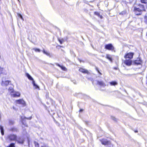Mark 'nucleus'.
I'll list each match as a JSON object with an SVG mask.
<instances>
[{
    "label": "nucleus",
    "mask_w": 147,
    "mask_h": 147,
    "mask_svg": "<svg viewBox=\"0 0 147 147\" xmlns=\"http://www.w3.org/2000/svg\"><path fill=\"white\" fill-rule=\"evenodd\" d=\"M142 60L139 58H138L136 60H135L133 63V64L135 65H139V68H140L142 67Z\"/></svg>",
    "instance_id": "f257e3e1"
},
{
    "label": "nucleus",
    "mask_w": 147,
    "mask_h": 147,
    "mask_svg": "<svg viewBox=\"0 0 147 147\" xmlns=\"http://www.w3.org/2000/svg\"><path fill=\"white\" fill-rule=\"evenodd\" d=\"M7 139L10 141H16L17 140V136L16 135L11 134L7 136Z\"/></svg>",
    "instance_id": "f03ea898"
},
{
    "label": "nucleus",
    "mask_w": 147,
    "mask_h": 147,
    "mask_svg": "<svg viewBox=\"0 0 147 147\" xmlns=\"http://www.w3.org/2000/svg\"><path fill=\"white\" fill-rule=\"evenodd\" d=\"M101 143L105 145H108V147H113V145L111 144V142L108 141L106 139H103L100 140Z\"/></svg>",
    "instance_id": "7ed1b4c3"
},
{
    "label": "nucleus",
    "mask_w": 147,
    "mask_h": 147,
    "mask_svg": "<svg viewBox=\"0 0 147 147\" xmlns=\"http://www.w3.org/2000/svg\"><path fill=\"white\" fill-rule=\"evenodd\" d=\"M134 11L135 14L137 15H140L142 14V11L140 9V8H137L135 7L134 8Z\"/></svg>",
    "instance_id": "20e7f679"
},
{
    "label": "nucleus",
    "mask_w": 147,
    "mask_h": 147,
    "mask_svg": "<svg viewBox=\"0 0 147 147\" xmlns=\"http://www.w3.org/2000/svg\"><path fill=\"white\" fill-rule=\"evenodd\" d=\"M105 49L113 51L114 49V47L110 43L106 45Z\"/></svg>",
    "instance_id": "39448f33"
},
{
    "label": "nucleus",
    "mask_w": 147,
    "mask_h": 147,
    "mask_svg": "<svg viewBox=\"0 0 147 147\" xmlns=\"http://www.w3.org/2000/svg\"><path fill=\"white\" fill-rule=\"evenodd\" d=\"M32 117H29L27 118L26 117H21V119L22 123L23 125H25L27 127L28 125L25 122V119H26L28 120H30L32 119Z\"/></svg>",
    "instance_id": "423d86ee"
},
{
    "label": "nucleus",
    "mask_w": 147,
    "mask_h": 147,
    "mask_svg": "<svg viewBox=\"0 0 147 147\" xmlns=\"http://www.w3.org/2000/svg\"><path fill=\"white\" fill-rule=\"evenodd\" d=\"M134 54L133 53H127L125 56V58L131 59L133 58V55Z\"/></svg>",
    "instance_id": "0eeeda50"
},
{
    "label": "nucleus",
    "mask_w": 147,
    "mask_h": 147,
    "mask_svg": "<svg viewBox=\"0 0 147 147\" xmlns=\"http://www.w3.org/2000/svg\"><path fill=\"white\" fill-rule=\"evenodd\" d=\"M124 63L128 66H130L132 63V61L130 59H126L124 61Z\"/></svg>",
    "instance_id": "6e6552de"
},
{
    "label": "nucleus",
    "mask_w": 147,
    "mask_h": 147,
    "mask_svg": "<svg viewBox=\"0 0 147 147\" xmlns=\"http://www.w3.org/2000/svg\"><path fill=\"white\" fill-rule=\"evenodd\" d=\"M16 102L17 104L23 105L24 106H25V102L24 100L22 99H19L17 100Z\"/></svg>",
    "instance_id": "1a4fd4ad"
},
{
    "label": "nucleus",
    "mask_w": 147,
    "mask_h": 147,
    "mask_svg": "<svg viewBox=\"0 0 147 147\" xmlns=\"http://www.w3.org/2000/svg\"><path fill=\"white\" fill-rule=\"evenodd\" d=\"M97 84L100 86L102 87H105L106 86L105 84L102 81H97Z\"/></svg>",
    "instance_id": "9d476101"
},
{
    "label": "nucleus",
    "mask_w": 147,
    "mask_h": 147,
    "mask_svg": "<svg viewBox=\"0 0 147 147\" xmlns=\"http://www.w3.org/2000/svg\"><path fill=\"white\" fill-rule=\"evenodd\" d=\"M10 82L8 80L4 81L2 80L1 85L3 86H7L9 84Z\"/></svg>",
    "instance_id": "9b49d317"
},
{
    "label": "nucleus",
    "mask_w": 147,
    "mask_h": 147,
    "mask_svg": "<svg viewBox=\"0 0 147 147\" xmlns=\"http://www.w3.org/2000/svg\"><path fill=\"white\" fill-rule=\"evenodd\" d=\"M11 95L13 97H17L20 96V94L18 92H13L11 94Z\"/></svg>",
    "instance_id": "f8f14e48"
},
{
    "label": "nucleus",
    "mask_w": 147,
    "mask_h": 147,
    "mask_svg": "<svg viewBox=\"0 0 147 147\" xmlns=\"http://www.w3.org/2000/svg\"><path fill=\"white\" fill-rule=\"evenodd\" d=\"M19 144H23L24 142V140L23 138L19 137L18 140H17Z\"/></svg>",
    "instance_id": "ddd939ff"
},
{
    "label": "nucleus",
    "mask_w": 147,
    "mask_h": 147,
    "mask_svg": "<svg viewBox=\"0 0 147 147\" xmlns=\"http://www.w3.org/2000/svg\"><path fill=\"white\" fill-rule=\"evenodd\" d=\"M79 71H80L84 73L88 74L89 73V72L87 70L85 69H84L82 68H80L79 69Z\"/></svg>",
    "instance_id": "4468645a"
},
{
    "label": "nucleus",
    "mask_w": 147,
    "mask_h": 147,
    "mask_svg": "<svg viewBox=\"0 0 147 147\" xmlns=\"http://www.w3.org/2000/svg\"><path fill=\"white\" fill-rule=\"evenodd\" d=\"M9 130L12 132H17L18 131L17 128L14 127L11 128Z\"/></svg>",
    "instance_id": "2eb2a0df"
},
{
    "label": "nucleus",
    "mask_w": 147,
    "mask_h": 147,
    "mask_svg": "<svg viewBox=\"0 0 147 147\" xmlns=\"http://www.w3.org/2000/svg\"><path fill=\"white\" fill-rule=\"evenodd\" d=\"M56 64L57 65L60 67L61 68V69L65 71H66L67 70V69L66 68V67H65L62 65H61L60 64L57 63H56Z\"/></svg>",
    "instance_id": "dca6fc26"
},
{
    "label": "nucleus",
    "mask_w": 147,
    "mask_h": 147,
    "mask_svg": "<svg viewBox=\"0 0 147 147\" xmlns=\"http://www.w3.org/2000/svg\"><path fill=\"white\" fill-rule=\"evenodd\" d=\"M138 6L139 7V8H140V9L142 11H145L144 5L141 4H139Z\"/></svg>",
    "instance_id": "f3484780"
},
{
    "label": "nucleus",
    "mask_w": 147,
    "mask_h": 147,
    "mask_svg": "<svg viewBox=\"0 0 147 147\" xmlns=\"http://www.w3.org/2000/svg\"><path fill=\"white\" fill-rule=\"evenodd\" d=\"M0 129L2 135L3 136L4 134V130L3 127L1 125H0Z\"/></svg>",
    "instance_id": "a211bd4d"
},
{
    "label": "nucleus",
    "mask_w": 147,
    "mask_h": 147,
    "mask_svg": "<svg viewBox=\"0 0 147 147\" xmlns=\"http://www.w3.org/2000/svg\"><path fill=\"white\" fill-rule=\"evenodd\" d=\"M111 86H115L118 84L117 82L115 81H112L109 82Z\"/></svg>",
    "instance_id": "6ab92c4d"
},
{
    "label": "nucleus",
    "mask_w": 147,
    "mask_h": 147,
    "mask_svg": "<svg viewBox=\"0 0 147 147\" xmlns=\"http://www.w3.org/2000/svg\"><path fill=\"white\" fill-rule=\"evenodd\" d=\"M26 76L30 80H32V81L34 80L32 78L31 76L28 73L26 74Z\"/></svg>",
    "instance_id": "aec40b11"
},
{
    "label": "nucleus",
    "mask_w": 147,
    "mask_h": 147,
    "mask_svg": "<svg viewBox=\"0 0 147 147\" xmlns=\"http://www.w3.org/2000/svg\"><path fill=\"white\" fill-rule=\"evenodd\" d=\"M13 86L11 85L8 89L9 91L12 93L13 92Z\"/></svg>",
    "instance_id": "412c9836"
},
{
    "label": "nucleus",
    "mask_w": 147,
    "mask_h": 147,
    "mask_svg": "<svg viewBox=\"0 0 147 147\" xmlns=\"http://www.w3.org/2000/svg\"><path fill=\"white\" fill-rule=\"evenodd\" d=\"M32 84L34 87H35V89H38L39 88V87L38 86L35 82L34 80H33L32 82Z\"/></svg>",
    "instance_id": "4be33fe9"
},
{
    "label": "nucleus",
    "mask_w": 147,
    "mask_h": 147,
    "mask_svg": "<svg viewBox=\"0 0 147 147\" xmlns=\"http://www.w3.org/2000/svg\"><path fill=\"white\" fill-rule=\"evenodd\" d=\"M106 58L111 61H112V59L111 57H110V55H109L107 54L106 55Z\"/></svg>",
    "instance_id": "5701e85b"
},
{
    "label": "nucleus",
    "mask_w": 147,
    "mask_h": 147,
    "mask_svg": "<svg viewBox=\"0 0 147 147\" xmlns=\"http://www.w3.org/2000/svg\"><path fill=\"white\" fill-rule=\"evenodd\" d=\"M9 124L10 125H13L15 123L14 121L12 120L9 119Z\"/></svg>",
    "instance_id": "b1692460"
},
{
    "label": "nucleus",
    "mask_w": 147,
    "mask_h": 147,
    "mask_svg": "<svg viewBox=\"0 0 147 147\" xmlns=\"http://www.w3.org/2000/svg\"><path fill=\"white\" fill-rule=\"evenodd\" d=\"M43 52L46 55L48 56H50V53L49 52H47L46 51L44 50L43 51Z\"/></svg>",
    "instance_id": "393cba45"
},
{
    "label": "nucleus",
    "mask_w": 147,
    "mask_h": 147,
    "mask_svg": "<svg viewBox=\"0 0 147 147\" xmlns=\"http://www.w3.org/2000/svg\"><path fill=\"white\" fill-rule=\"evenodd\" d=\"M32 49L34 50L36 52H40V50L39 49L34 48Z\"/></svg>",
    "instance_id": "a878e982"
},
{
    "label": "nucleus",
    "mask_w": 147,
    "mask_h": 147,
    "mask_svg": "<svg viewBox=\"0 0 147 147\" xmlns=\"http://www.w3.org/2000/svg\"><path fill=\"white\" fill-rule=\"evenodd\" d=\"M7 147H15V143H11Z\"/></svg>",
    "instance_id": "bb28decb"
},
{
    "label": "nucleus",
    "mask_w": 147,
    "mask_h": 147,
    "mask_svg": "<svg viewBox=\"0 0 147 147\" xmlns=\"http://www.w3.org/2000/svg\"><path fill=\"white\" fill-rule=\"evenodd\" d=\"M18 16L21 19H22L23 20H24V19L23 18L22 15L20 13H17Z\"/></svg>",
    "instance_id": "cd10ccee"
},
{
    "label": "nucleus",
    "mask_w": 147,
    "mask_h": 147,
    "mask_svg": "<svg viewBox=\"0 0 147 147\" xmlns=\"http://www.w3.org/2000/svg\"><path fill=\"white\" fill-rule=\"evenodd\" d=\"M111 118L113 120L115 121H117V119L114 117L113 116H111Z\"/></svg>",
    "instance_id": "c85d7f7f"
},
{
    "label": "nucleus",
    "mask_w": 147,
    "mask_h": 147,
    "mask_svg": "<svg viewBox=\"0 0 147 147\" xmlns=\"http://www.w3.org/2000/svg\"><path fill=\"white\" fill-rule=\"evenodd\" d=\"M94 14L95 15L97 16L98 17H99V16H100V13L98 12H96V11L95 12H94Z\"/></svg>",
    "instance_id": "c756f323"
},
{
    "label": "nucleus",
    "mask_w": 147,
    "mask_h": 147,
    "mask_svg": "<svg viewBox=\"0 0 147 147\" xmlns=\"http://www.w3.org/2000/svg\"><path fill=\"white\" fill-rule=\"evenodd\" d=\"M46 97L47 99H50L49 97V93L48 92H47L46 95Z\"/></svg>",
    "instance_id": "7c9ffc66"
},
{
    "label": "nucleus",
    "mask_w": 147,
    "mask_h": 147,
    "mask_svg": "<svg viewBox=\"0 0 147 147\" xmlns=\"http://www.w3.org/2000/svg\"><path fill=\"white\" fill-rule=\"evenodd\" d=\"M3 70L4 69L3 68L0 67V74H2L3 73Z\"/></svg>",
    "instance_id": "2f4dec72"
},
{
    "label": "nucleus",
    "mask_w": 147,
    "mask_h": 147,
    "mask_svg": "<svg viewBox=\"0 0 147 147\" xmlns=\"http://www.w3.org/2000/svg\"><path fill=\"white\" fill-rule=\"evenodd\" d=\"M144 22L147 24V16H145L144 17Z\"/></svg>",
    "instance_id": "473e14b6"
},
{
    "label": "nucleus",
    "mask_w": 147,
    "mask_h": 147,
    "mask_svg": "<svg viewBox=\"0 0 147 147\" xmlns=\"http://www.w3.org/2000/svg\"><path fill=\"white\" fill-rule=\"evenodd\" d=\"M141 1L142 3H146V0H141Z\"/></svg>",
    "instance_id": "72a5a7b5"
},
{
    "label": "nucleus",
    "mask_w": 147,
    "mask_h": 147,
    "mask_svg": "<svg viewBox=\"0 0 147 147\" xmlns=\"http://www.w3.org/2000/svg\"><path fill=\"white\" fill-rule=\"evenodd\" d=\"M35 146L36 147H39V144L37 142H35Z\"/></svg>",
    "instance_id": "f704fd0d"
},
{
    "label": "nucleus",
    "mask_w": 147,
    "mask_h": 147,
    "mask_svg": "<svg viewBox=\"0 0 147 147\" xmlns=\"http://www.w3.org/2000/svg\"><path fill=\"white\" fill-rule=\"evenodd\" d=\"M59 41L60 42L61 44H62V41L59 39Z\"/></svg>",
    "instance_id": "c9c22d12"
},
{
    "label": "nucleus",
    "mask_w": 147,
    "mask_h": 147,
    "mask_svg": "<svg viewBox=\"0 0 147 147\" xmlns=\"http://www.w3.org/2000/svg\"><path fill=\"white\" fill-rule=\"evenodd\" d=\"M96 70L98 72L99 71L98 67H96Z\"/></svg>",
    "instance_id": "e433bc0d"
},
{
    "label": "nucleus",
    "mask_w": 147,
    "mask_h": 147,
    "mask_svg": "<svg viewBox=\"0 0 147 147\" xmlns=\"http://www.w3.org/2000/svg\"><path fill=\"white\" fill-rule=\"evenodd\" d=\"M83 111V110L82 109H81L80 110V112H82V111Z\"/></svg>",
    "instance_id": "4c0bfd02"
},
{
    "label": "nucleus",
    "mask_w": 147,
    "mask_h": 147,
    "mask_svg": "<svg viewBox=\"0 0 147 147\" xmlns=\"http://www.w3.org/2000/svg\"><path fill=\"white\" fill-rule=\"evenodd\" d=\"M99 17L100 18H101V19H102L103 18L102 16H101L100 15V16H99Z\"/></svg>",
    "instance_id": "58836bf2"
},
{
    "label": "nucleus",
    "mask_w": 147,
    "mask_h": 147,
    "mask_svg": "<svg viewBox=\"0 0 147 147\" xmlns=\"http://www.w3.org/2000/svg\"><path fill=\"white\" fill-rule=\"evenodd\" d=\"M98 73L100 75H102V74H101V73L100 71H99V72H98Z\"/></svg>",
    "instance_id": "ea45409f"
},
{
    "label": "nucleus",
    "mask_w": 147,
    "mask_h": 147,
    "mask_svg": "<svg viewBox=\"0 0 147 147\" xmlns=\"http://www.w3.org/2000/svg\"><path fill=\"white\" fill-rule=\"evenodd\" d=\"M114 69L115 70H117V68L115 67L114 68Z\"/></svg>",
    "instance_id": "a19ab883"
},
{
    "label": "nucleus",
    "mask_w": 147,
    "mask_h": 147,
    "mask_svg": "<svg viewBox=\"0 0 147 147\" xmlns=\"http://www.w3.org/2000/svg\"><path fill=\"white\" fill-rule=\"evenodd\" d=\"M135 133H137L138 132V131L137 130H136L135 131Z\"/></svg>",
    "instance_id": "79ce46f5"
},
{
    "label": "nucleus",
    "mask_w": 147,
    "mask_h": 147,
    "mask_svg": "<svg viewBox=\"0 0 147 147\" xmlns=\"http://www.w3.org/2000/svg\"><path fill=\"white\" fill-rule=\"evenodd\" d=\"M41 147H46L45 146H42Z\"/></svg>",
    "instance_id": "37998d69"
},
{
    "label": "nucleus",
    "mask_w": 147,
    "mask_h": 147,
    "mask_svg": "<svg viewBox=\"0 0 147 147\" xmlns=\"http://www.w3.org/2000/svg\"><path fill=\"white\" fill-rule=\"evenodd\" d=\"M79 61H80V62H81V60L80 59H79Z\"/></svg>",
    "instance_id": "c03bdc74"
},
{
    "label": "nucleus",
    "mask_w": 147,
    "mask_h": 147,
    "mask_svg": "<svg viewBox=\"0 0 147 147\" xmlns=\"http://www.w3.org/2000/svg\"><path fill=\"white\" fill-rule=\"evenodd\" d=\"M74 83L75 84H76V83H75V82H74Z\"/></svg>",
    "instance_id": "a18cd8bd"
},
{
    "label": "nucleus",
    "mask_w": 147,
    "mask_h": 147,
    "mask_svg": "<svg viewBox=\"0 0 147 147\" xmlns=\"http://www.w3.org/2000/svg\"><path fill=\"white\" fill-rule=\"evenodd\" d=\"M146 35L147 36V34H146Z\"/></svg>",
    "instance_id": "49530a36"
},
{
    "label": "nucleus",
    "mask_w": 147,
    "mask_h": 147,
    "mask_svg": "<svg viewBox=\"0 0 147 147\" xmlns=\"http://www.w3.org/2000/svg\"><path fill=\"white\" fill-rule=\"evenodd\" d=\"M18 0V1H19V0Z\"/></svg>",
    "instance_id": "de8ad7c7"
}]
</instances>
